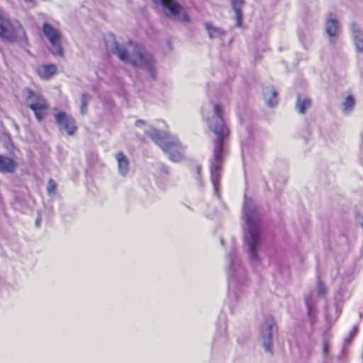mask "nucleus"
<instances>
[{"mask_svg": "<svg viewBox=\"0 0 363 363\" xmlns=\"http://www.w3.org/2000/svg\"><path fill=\"white\" fill-rule=\"evenodd\" d=\"M143 125H145V121H142V120H138L136 122H135V125L138 126V127H140Z\"/></svg>", "mask_w": 363, "mask_h": 363, "instance_id": "obj_33", "label": "nucleus"}, {"mask_svg": "<svg viewBox=\"0 0 363 363\" xmlns=\"http://www.w3.org/2000/svg\"><path fill=\"white\" fill-rule=\"evenodd\" d=\"M213 111L214 113L218 114L222 113L224 111V110L220 104H213Z\"/></svg>", "mask_w": 363, "mask_h": 363, "instance_id": "obj_30", "label": "nucleus"}, {"mask_svg": "<svg viewBox=\"0 0 363 363\" xmlns=\"http://www.w3.org/2000/svg\"><path fill=\"white\" fill-rule=\"evenodd\" d=\"M357 333V326H354L352 331L350 333L349 337L347 339H345V342L350 343L351 342V340H352V338L356 335Z\"/></svg>", "mask_w": 363, "mask_h": 363, "instance_id": "obj_29", "label": "nucleus"}, {"mask_svg": "<svg viewBox=\"0 0 363 363\" xmlns=\"http://www.w3.org/2000/svg\"><path fill=\"white\" fill-rule=\"evenodd\" d=\"M355 104V99L354 96H347L343 102V111L345 112H350L353 110Z\"/></svg>", "mask_w": 363, "mask_h": 363, "instance_id": "obj_25", "label": "nucleus"}, {"mask_svg": "<svg viewBox=\"0 0 363 363\" xmlns=\"http://www.w3.org/2000/svg\"><path fill=\"white\" fill-rule=\"evenodd\" d=\"M35 116L37 120L40 122V121H41L42 120L44 119V116L45 115H35Z\"/></svg>", "mask_w": 363, "mask_h": 363, "instance_id": "obj_34", "label": "nucleus"}, {"mask_svg": "<svg viewBox=\"0 0 363 363\" xmlns=\"http://www.w3.org/2000/svg\"><path fill=\"white\" fill-rule=\"evenodd\" d=\"M311 106V100L306 96L298 94L296 106L299 113H304Z\"/></svg>", "mask_w": 363, "mask_h": 363, "instance_id": "obj_21", "label": "nucleus"}, {"mask_svg": "<svg viewBox=\"0 0 363 363\" xmlns=\"http://www.w3.org/2000/svg\"><path fill=\"white\" fill-rule=\"evenodd\" d=\"M318 295L321 297H323L325 294H326V288L323 285V282L318 279Z\"/></svg>", "mask_w": 363, "mask_h": 363, "instance_id": "obj_28", "label": "nucleus"}, {"mask_svg": "<svg viewBox=\"0 0 363 363\" xmlns=\"http://www.w3.org/2000/svg\"><path fill=\"white\" fill-rule=\"evenodd\" d=\"M242 213L247 225L245 242L247 246L250 261L252 264H256L259 262L258 249L261 244L262 221L252 200L246 196H245Z\"/></svg>", "mask_w": 363, "mask_h": 363, "instance_id": "obj_3", "label": "nucleus"}, {"mask_svg": "<svg viewBox=\"0 0 363 363\" xmlns=\"http://www.w3.org/2000/svg\"><path fill=\"white\" fill-rule=\"evenodd\" d=\"M105 45L107 50L118 56L120 60L145 71L150 79H156L155 60L143 47L134 45L133 51L128 55L125 48L117 43L113 34H110L105 39Z\"/></svg>", "mask_w": 363, "mask_h": 363, "instance_id": "obj_2", "label": "nucleus"}, {"mask_svg": "<svg viewBox=\"0 0 363 363\" xmlns=\"http://www.w3.org/2000/svg\"><path fill=\"white\" fill-rule=\"evenodd\" d=\"M18 164L12 158L0 155V173L12 174L16 172Z\"/></svg>", "mask_w": 363, "mask_h": 363, "instance_id": "obj_15", "label": "nucleus"}, {"mask_svg": "<svg viewBox=\"0 0 363 363\" xmlns=\"http://www.w3.org/2000/svg\"><path fill=\"white\" fill-rule=\"evenodd\" d=\"M55 116L61 131H65L69 135H73L77 132L78 127L71 115H55Z\"/></svg>", "mask_w": 363, "mask_h": 363, "instance_id": "obj_12", "label": "nucleus"}, {"mask_svg": "<svg viewBox=\"0 0 363 363\" xmlns=\"http://www.w3.org/2000/svg\"><path fill=\"white\" fill-rule=\"evenodd\" d=\"M228 342V337L226 334V324L225 320L220 325L219 329L217 330L214 341L213 343V350L216 351L220 347L225 346Z\"/></svg>", "mask_w": 363, "mask_h": 363, "instance_id": "obj_14", "label": "nucleus"}, {"mask_svg": "<svg viewBox=\"0 0 363 363\" xmlns=\"http://www.w3.org/2000/svg\"><path fill=\"white\" fill-rule=\"evenodd\" d=\"M160 169H161V171L162 172H164L165 174H169V168L167 167H166V166L162 164V165H161Z\"/></svg>", "mask_w": 363, "mask_h": 363, "instance_id": "obj_32", "label": "nucleus"}, {"mask_svg": "<svg viewBox=\"0 0 363 363\" xmlns=\"http://www.w3.org/2000/svg\"><path fill=\"white\" fill-rule=\"evenodd\" d=\"M157 4H161L167 9L170 14L184 22L189 21V16L184 12L183 7L176 0H153Z\"/></svg>", "mask_w": 363, "mask_h": 363, "instance_id": "obj_11", "label": "nucleus"}, {"mask_svg": "<svg viewBox=\"0 0 363 363\" xmlns=\"http://www.w3.org/2000/svg\"><path fill=\"white\" fill-rule=\"evenodd\" d=\"M205 28L208 32L209 38L211 39L220 37L225 35V32L223 29L218 27H215L209 23H205Z\"/></svg>", "mask_w": 363, "mask_h": 363, "instance_id": "obj_23", "label": "nucleus"}, {"mask_svg": "<svg viewBox=\"0 0 363 363\" xmlns=\"http://www.w3.org/2000/svg\"><path fill=\"white\" fill-rule=\"evenodd\" d=\"M244 4L243 0H231V6L235 14L236 27H242V9Z\"/></svg>", "mask_w": 363, "mask_h": 363, "instance_id": "obj_17", "label": "nucleus"}, {"mask_svg": "<svg viewBox=\"0 0 363 363\" xmlns=\"http://www.w3.org/2000/svg\"><path fill=\"white\" fill-rule=\"evenodd\" d=\"M325 33L328 36L329 43L331 45L337 44L339 36L341 33V25L339 21L335 17L333 13L328 14V18L325 26Z\"/></svg>", "mask_w": 363, "mask_h": 363, "instance_id": "obj_10", "label": "nucleus"}, {"mask_svg": "<svg viewBox=\"0 0 363 363\" xmlns=\"http://www.w3.org/2000/svg\"><path fill=\"white\" fill-rule=\"evenodd\" d=\"M0 12L2 13L1 11L0 10Z\"/></svg>", "mask_w": 363, "mask_h": 363, "instance_id": "obj_41", "label": "nucleus"}, {"mask_svg": "<svg viewBox=\"0 0 363 363\" xmlns=\"http://www.w3.org/2000/svg\"><path fill=\"white\" fill-rule=\"evenodd\" d=\"M90 96L87 94H82L80 99V111L82 113H84L87 111V104L90 100Z\"/></svg>", "mask_w": 363, "mask_h": 363, "instance_id": "obj_26", "label": "nucleus"}, {"mask_svg": "<svg viewBox=\"0 0 363 363\" xmlns=\"http://www.w3.org/2000/svg\"><path fill=\"white\" fill-rule=\"evenodd\" d=\"M57 113L62 114V113H64V112L60 111V112H58Z\"/></svg>", "mask_w": 363, "mask_h": 363, "instance_id": "obj_40", "label": "nucleus"}, {"mask_svg": "<svg viewBox=\"0 0 363 363\" xmlns=\"http://www.w3.org/2000/svg\"><path fill=\"white\" fill-rule=\"evenodd\" d=\"M350 30L356 51L359 53L363 52V30L355 23L350 25Z\"/></svg>", "mask_w": 363, "mask_h": 363, "instance_id": "obj_13", "label": "nucleus"}, {"mask_svg": "<svg viewBox=\"0 0 363 363\" xmlns=\"http://www.w3.org/2000/svg\"><path fill=\"white\" fill-rule=\"evenodd\" d=\"M274 327V318L271 315L266 316L260 330V335L265 351L270 353L272 352V335Z\"/></svg>", "mask_w": 363, "mask_h": 363, "instance_id": "obj_9", "label": "nucleus"}, {"mask_svg": "<svg viewBox=\"0 0 363 363\" xmlns=\"http://www.w3.org/2000/svg\"><path fill=\"white\" fill-rule=\"evenodd\" d=\"M40 218H38L36 220H35V225L37 227H39L40 226Z\"/></svg>", "mask_w": 363, "mask_h": 363, "instance_id": "obj_36", "label": "nucleus"}, {"mask_svg": "<svg viewBox=\"0 0 363 363\" xmlns=\"http://www.w3.org/2000/svg\"><path fill=\"white\" fill-rule=\"evenodd\" d=\"M118 164V172L122 176H125L129 172V160L123 152H118L116 155Z\"/></svg>", "mask_w": 363, "mask_h": 363, "instance_id": "obj_16", "label": "nucleus"}, {"mask_svg": "<svg viewBox=\"0 0 363 363\" xmlns=\"http://www.w3.org/2000/svg\"><path fill=\"white\" fill-rule=\"evenodd\" d=\"M247 130L249 132V133H250V135H252V129H251V128H250L247 127Z\"/></svg>", "mask_w": 363, "mask_h": 363, "instance_id": "obj_37", "label": "nucleus"}, {"mask_svg": "<svg viewBox=\"0 0 363 363\" xmlns=\"http://www.w3.org/2000/svg\"><path fill=\"white\" fill-rule=\"evenodd\" d=\"M56 189H57L56 182L52 179H50L48 180V185H47L48 194L50 196H54L55 194Z\"/></svg>", "mask_w": 363, "mask_h": 363, "instance_id": "obj_27", "label": "nucleus"}, {"mask_svg": "<svg viewBox=\"0 0 363 363\" xmlns=\"http://www.w3.org/2000/svg\"><path fill=\"white\" fill-rule=\"evenodd\" d=\"M264 97L268 106H274L277 104L278 93L272 86L267 87L263 91Z\"/></svg>", "mask_w": 363, "mask_h": 363, "instance_id": "obj_20", "label": "nucleus"}, {"mask_svg": "<svg viewBox=\"0 0 363 363\" xmlns=\"http://www.w3.org/2000/svg\"><path fill=\"white\" fill-rule=\"evenodd\" d=\"M243 120H244V119H243V118H242V117H240V123H243Z\"/></svg>", "mask_w": 363, "mask_h": 363, "instance_id": "obj_38", "label": "nucleus"}, {"mask_svg": "<svg viewBox=\"0 0 363 363\" xmlns=\"http://www.w3.org/2000/svg\"><path fill=\"white\" fill-rule=\"evenodd\" d=\"M330 336L328 334L325 333L323 339V356L325 360L328 356V351L330 347Z\"/></svg>", "mask_w": 363, "mask_h": 363, "instance_id": "obj_24", "label": "nucleus"}, {"mask_svg": "<svg viewBox=\"0 0 363 363\" xmlns=\"http://www.w3.org/2000/svg\"><path fill=\"white\" fill-rule=\"evenodd\" d=\"M300 356L303 359H308L313 351V345L311 342L301 345L299 342L297 344Z\"/></svg>", "mask_w": 363, "mask_h": 363, "instance_id": "obj_22", "label": "nucleus"}, {"mask_svg": "<svg viewBox=\"0 0 363 363\" xmlns=\"http://www.w3.org/2000/svg\"><path fill=\"white\" fill-rule=\"evenodd\" d=\"M0 39L5 43L19 42L25 45L28 43L26 33L21 23L16 21L12 22L4 18L0 12Z\"/></svg>", "mask_w": 363, "mask_h": 363, "instance_id": "obj_6", "label": "nucleus"}, {"mask_svg": "<svg viewBox=\"0 0 363 363\" xmlns=\"http://www.w3.org/2000/svg\"><path fill=\"white\" fill-rule=\"evenodd\" d=\"M358 221L360 223V225L363 228V216L358 218Z\"/></svg>", "mask_w": 363, "mask_h": 363, "instance_id": "obj_35", "label": "nucleus"}, {"mask_svg": "<svg viewBox=\"0 0 363 363\" xmlns=\"http://www.w3.org/2000/svg\"><path fill=\"white\" fill-rule=\"evenodd\" d=\"M229 262L228 276V298L230 301V308L233 313V305L238 303L245 296L247 289V279L245 268L242 267L237 255L236 247L233 245L227 255Z\"/></svg>", "mask_w": 363, "mask_h": 363, "instance_id": "obj_4", "label": "nucleus"}, {"mask_svg": "<svg viewBox=\"0 0 363 363\" xmlns=\"http://www.w3.org/2000/svg\"><path fill=\"white\" fill-rule=\"evenodd\" d=\"M25 1L27 2H33V0H25Z\"/></svg>", "mask_w": 363, "mask_h": 363, "instance_id": "obj_39", "label": "nucleus"}, {"mask_svg": "<svg viewBox=\"0 0 363 363\" xmlns=\"http://www.w3.org/2000/svg\"><path fill=\"white\" fill-rule=\"evenodd\" d=\"M22 99L25 106L34 113H43L48 109V103L44 96L30 88L26 87L23 89Z\"/></svg>", "mask_w": 363, "mask_h": 363, "instance_id": "obj_7", "label": "nucleus"}, {"mask_svg": "<svg viewBox=\"0 0 363 363\" xmlns=\"http://www.w3.org/2000/svg\"><path fill=\"white\" fill-rule=\"evenodd\" d=\"M305 303L307 307L308 315L312 321L315 318L316 298L312 293L305 296Z\"/></svg>", "mask_w": 363, "mask_h": 363, "instance_id": "obj_18", "label": "nucleus"}, {"mask_svg": "<svg viewBox=\"0 0 363 363\" xmlns=\"http://www.w3.org/2000/svg\"><path fill=\"white\" fill-rule=\"evenodd\" d=\"M204 121L208 129L216 135L213 140V155L209 160V164L214 194L218 196L224 158L228 155L227 138L230 130L223 115H207Z\"/></svg>", "mask_w": 363, "mask_h": 363, "instance_id": "obj_1", "label": "nucleus"}, {"mask_svg": "<svg viewBox=\"0 0 363 363\" xmlns=\"http://www.w3.org/2000/svg\"><path fill=\"white\" fill-rule=\"evenodd\" d=\"M144 133L168 155L171 161L177 162L182 160L184 147L175 135L152 127L145 128Z\"/></svg>", "mask_w": 363, "mask_h": 363, "instance_id": "obj_5", "label": "nucleus"}, {"mask_svg": "<svg viewBox=\"0 0 363 363\" xmlns=\"http://www.w3.org/2000/svg\"><path fill=\"white\" fill-rule=\"evenodd\" d=\"M201 167L200 165H196V179L200 184V185L201 184Z\"/></svg>", "mask_w": 363, "mask_h": 363, "instance_id": "obj_31", "label": "nucleus"}, {"mask_svg": "<svg viewBox=\"0 0 363 363\" xmlns=\"http://www.w3.org/2000/svg\"><path fill=\"white\" fill-rule=\"evenodd\" d=\"M43 33L50 43V52L57 57H64V49L62 45V33L48 23L43 25Z\"/></svg>", "mask_w": 363, "mask_h": 363, "instance_id": "obj_8", "label": "nucleus"}, {"mask_svg": "<svg viewBox=\"0 0 363 363\" xmlns=\"http://www.w3.org/2000/svg\"><path fill=\"white\" fill-rule=\"evenodd\" d=\"M57 72V67L54 64L44 65L38 68V73L43 79H50Z\"/></svg>", "mask_w": 363, "mask_h": 363, "instance_id": "obj_19", "label": "nucleus"}]
</instances>
